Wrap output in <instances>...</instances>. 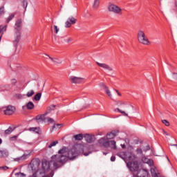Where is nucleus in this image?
<instances>
[{"label":"nucleus","instance_id":"nucleus-1","mask_svg":"<svg viewBox=\"0 0 177 177\" xmlns=\"http://www.w3.org/2000/svg\"><path fill=\"white\" fill-rule=\"evenodd\" d=\"M67 161V148L64 147L58 151V154L51 157L50 164L54 168H60Z\"/></svg>","mask_w":177,"mask_h":177},{"label":"nucleus","instance_id":"nucleus-2","mask_svg":"<svg viewBox=\"0 0 177 177\" xmlns=\"http://www.w3.org/2000/svg\"><path fill=\"white\" fill-rule=\"evenodd\" d=\"M85 149L86 147L81 145H75L71 149L68 151L67 159L75 160L76 157H78L80 154H84V156H88L89 153H85Z\"/></svg>","mask_w":177,"mask_h":177},{"label":"nucleus","instance_id":"nucleus-3","mask_svg":"<svg viewBox=\"0 0 177 177\" xmlns=\"http://www.w3.org/2000/svg\"><path fill=\"white\" fill-rule=\"evenodd\" d=\"M21 19H18L15 25L14 26V30H15V39L13 41L14 46L15 47H17V44L20 42V39L21 38V28L23 27L22 24H21Z\"/></svg>","mask_w":177,"mask_h":177},{"label":"nucleus","instance_id":"nucleus-4","mask_svg":"<svg viewBox=\"0 0 177 177\" xmlns=\"http://www.w3.org/2000/svg\"><path fill=\"white\" fill-rule=\"evenodd\" d=\"M138 40L140 44H142V45H150V41H149V39L146 37V34H145L143 30L138 31Z\"/></svg>","mask_w":177,"mask_h":177},{"label":"nucleus","instance_id":"nucleus-5","mask_svg":"<svg viewBox=\"0 0 177 177\" xmlns=\"http://www.w3.org/2000/svg\"><path fill=\"white\" fill-rule=\"evenodd\" d=\"M108 10L115 15H118V16H121L122 15V9L117 5L110 4L108 6Z\"/></svg>","mask_w":177,"mask_h":177},{"label":"nucleus","instance_id":"nucleus-6","mask_svg":"<svg viewBox=\"0 0 177 177\" xmlns=\"http://www.w3.org/2000/svg\"><path fill=\"white\" fill-rule=\"evenodd\" d=\"M127 165L131 172H133V174H137L138 171H139V163L138 162V161L128 162L127 163Z\"/></svg>","mask_w":177,"mask_h":177},{"label":"nucleus","instance_id":"nucleus-7","mask_svg":"<svg viewBox=\"0 0 177 177\" xmlns=\"http://www.w3.org/2000/svg\"><path fill=\"white\" fill-rule=\"evenodd\" d=\"M41 165V160L39 159H32L30 163L32 171L36 172L39 169V165Z\"/></svg>","mask_w":177,"mask_h":177},{"label":"nucleus","instance_id":"nucleus-8","mask_svg":"<svg viewBox=\"0 0 177 177\" xmlns=\"http://www.w3.org/2000/svg\"><path fill=\"white\" fill-rule=\"evenodd\" d=\"M134 177H147L149 176V171L147 169H141L137 173H133Z\"/></svg>","mask_w":177,"mask_h":177},{"label":"nucleus","instance_id":"nucleus-9","mask_svg":"<svg viewBox=\"0 0 177 177\" xmlns=\"http://www.w3.org/2000/svg\"><path fill=\"white\" fill-rule=\"evenodd\" d=\"M123 156H124V158H122V156L121 155H120V157H121V158H123V160L124 161L126 160H128L129 161H130L129 162H131V161H133V160H135V158H136V156H135V154L130 153V152H124L123 153Z\"/></svg>","mask_w":177,"mask_h":177},{"label":"nucleus","instance_id":"nucleus-10","mask_svg":"<svg viewBox=\"0 0 177 177\" xmlns=\"http://www.w3.org/2000/svg\"><path fill=\"white\" fill-rule=\"evenodd\" d=\"M50 164L52 163H50V162H49L46 160H42L41 165L44 174H48V172L50 171Z\"/></svg>","mask_w":177,"mask_h":177},{"label":"nucleus","instance_id":"nucleus-11","mask_svg":"<svg viewBox=\"0 0 177 177\" xmlns=\"http://www.w3.org/2000/svg\"><path fill=\"white\" fill-rule=\"evenodd\" d=\"M15 111H16V108L12 105H8L4 110V114L5 115H12L15 113Z\"/></svg>","mask_w":177,"mask_h":177},{"label":"nucleus","instance_id":"nucleus-12","mask_svg":"<svg viewBox=\"0 0 177 177\" xmlns=\"http://www.w3.org/2000/svg\"><path fill=\"white\" fill-rule=\"evenodd\" d=\"M69 80L72 84H82V82L84 81L85 79L84 77L71 76Z\"/></svg>","mask_w":177,"mask_h":177},{"label":"nucleus","instance_id":"nucleus-13","mask_svg":"<svg viewBox=\"0 0 177 177\" xmlns=\"http://www.w3.org/2000/svg\"><path fill=\"white\" fill-rule=\"evenodd\" d=\"M77 19L74 18V17H70L67 21L65 23L66 24V28H70V27H71V26L75 24V23H77Z\"/></svg>","mask_w":177,"mask_h":177},{"label":"nucleus","instance_id":"nucleus-14","mask_svg":"<svg viewBox=\"0 0 177 177\" xmlns=\"http://www.w3.org/2000/svg\"><path fill=\"white\" fill-rule=\"evenodd\" d=\"M141 161L144 162V164H148L149 167H153V165H154V162H153V160L149 159L145 156H142Z\"/></svg>","mask_w":177,"mask_h":177},{"label":"nucleus","instance_id":"nucleus-15","mask_svg":"<svg viewBox=\"0 0 177 177\" xmlns=\"http://www.w3.org/2000/svg\"><path fill=\"white\" fill-rule=\"evenodd\" d=\"M96 64H97V66H99V67L104 68V70H107L108 71H113V68H111V66H110L107 64L100 63V62H96Z\"/></svg>","mask_w":177,"mask_h":177},{"label":"nucleus","instance_id":"nucleus-16","mask_svg":"<svg viewBox=\"0 0 177 177\" xmlns=\"http://www.w3.org/2000/svg\"><path fill=\"white\" fill-rule=\"evenodd\" d=\"M99 143L102 145L104 147H109L110 146V141L107 140L106 137L102 138L99 140Z\"/></svg>","mask_w":177,"mask_h":177},{"label":"nucleus","instance_id":"nucleus-17","mask_svg":"<svg viewBox=\"0 0 177 177\" xmlns=\"http://www.w3.org/2000/svg\"><path fill=\"white\" fill-rule=\"evenodd\" d=\"M119 132L118 130L112 131L111 133L106 134V139H114Z\"/></svg>","mask_w":177,"mask_h":177},{"label":"nucleus","instance_id":"nucleus-18","mask_svg":"<svg viewBox=\"0 0 177 177\" xmlns=\"http://www.w3.org/2000/svg\"><path fill=\"white\" fill-rule=\"evenodd\" d=\"M84 138L87 143H92V142H95V136L86 134Z\"/></svg>","mask_w":177,"mask_h":177},{"label":"nucleus","instance_id":"nucleus-19","mask_svg":"<svg viewBox=\"0 0 177 177\" xmlns=\"http://www.w3.org/2000/svg\"><path fill=\"white\" fill-rule=\"evenodd\" d=\"M8 28V26H0V42L1 39H2V35H3V33L6 32V28Z\"/></svg>","mask_w":177,"mask_h":177},{"label":"nucleus","instance_id":"nucleus-20","mask_svg":"<svg viewBox=\"0 0 177 177\" xmlns=\"http://www.w3.org/2000/svg\"><path fill=\"white\" fill-rule=\"evenodd\" d=\"M36 121L37 122H44L46 121V118H45V115H39L36 116Z\"/></svg>","mask_w":177,"mask_h":177},{"label":"nucleus","instance_id":"nucleus-21","mask_svg":"<svg viewBox=\"0 0 177 177\" xmlns=\"http://www.w3.org/2000/svg\"><path fill=\"white\" fill-rule=\"evenodd\" d=\"M28 157H30V154H24L22 156L15 158V161H24V160H27Z\"/></svg>","mask_w":177,"mask_h":177},{"label":"nucleus","instance_id":"nucleus-22","mask_svg":"<svg viewBox=\"0 0 177 177\" xmlns=\"http://www.w3.org/2000/svg\"><path fill=\"white\" fill-rule=\"evenodd\" d=\"M26 109L28 110H32L35 106L34 105V103L32 102H29L26 104Z\"/></svg>","mask_w":177,"mask_h":177},{"label":"nucleus","instance_id":"nucleus-23","mask_svg":"<svg viewBox=\"0 0 177 177\" xmlns=\"http://www.w3.org/2000/svg\"><path fill=\"white\" fill-rule=\"evenodd\" d=\"M73 138L74 139H75V140H82V139H84V136L82 135V133H80L73 136Z\"/></svg>","mask_w":177,"mask_h":177},{"label":"nucleus","instance_id":"nucleus-24","mask_svg":"<svg viewBox=\"0 0 177 177\" xmlns=\"http://www.w3.org/2000/svg\"><path fill=\"white\" fill-rule=\"evenodd\" d=\"M41 96H42V93H37V94L34 96L33 100H36V102H38V101L41 100Z\"/></svg>","mask_w":177,"mask_h":177},{"label":"nucleus","instance_id":"nucleus-25","mask_svg":"<svg viewBox=\"0 0 177 177\" xmlns=\"http://www.w3.org/2000/svg\"><path fill=\"white\" fill-rule=\"evenodd\" d=\"M49 59L53 62V63H56L57 64H60L62 63V61L59 59L58 58H52V57L48 56Z\"/></svg>","mask_w":177,"mask_h":177},{"label":"nucleus","instance_id":"nucleus-26","mask_svg":"<svg viewBox=\"0 0 177 177\" xmlns=\"http://www.w3.org/2000/svg\"><path fill=\"white\" fill-rule=\"evenodd\" d=\"M15 131V127L12 128V127H10L8 129L5 131L6 135H10Z\"/></svg>","mask_w":177,"mask_h":177},{"label":"nucleus","instance_id":"nucleus-27","mask_svg":"<svg viewBox=\"0 0 177 177\" xmlns=\"http://www.w3.org/2000/svg\"><path fill=\"white\" fill-rule=\"evenodd\" d=\"M100 5V0H94L93 8L94 9H97Z\"/></svg>","mask_w":177,"mask_h":177},{"label":"nucleus","instance_id":"nucleus-28","mask_svg":"<svg viewBox=\"0 0 177 177\" xmlns=\"http://www.w3.org/2000/svg\"><path fill=\"white\" fill-rule=\"evenodd\" d=\"M59 143V141L55 140L53 142H51L48 146V149H52V147H55V146H56V145H57Z\"/></svg>","mask_w":177,"mask_h":177},{"label":"nucleus","instance_id":"nucleus-29","mask_svg":"<svg viewBox=\"0 0 177 177\" xmlns=\"http://www.w3.org/2000/svg\"><path fill=\"white\" fill-rule=\"evenodd\" d=\"M29 131H32L35 133H39V127H30Z\"/></svg>","mask_w":177,"mask_h":177},{"label":"nucleus","instance_id":"nucleus-30","mask_svg":"<svg viewBox=\"0 0 177 177\" xmlns=\"http://www.w3.org/2000/svg\"><path fill=\"white\" fill-rule=\"evenodd\" d=\"M34 93H35L34 90H30V91H28L26 93V96H27V97H31V96H32L34 95Z\"/></svg>","mask_w":177,"mask_h":177},{"label":"nucleus","instance_id":"nucleus-31","mask_svg":"<svg viewBox=\"0 0 177 177\" xmlns=\"http://www.w3.org/2000/svg\"><path fill=\"white\" fill-rule=\"evenodd\" d=\"M115 140H111V147H112V149H113L114 150H115L117 149V145H115Z\"/></svg>","mask_w":177,"mask_h":177},{"label":"nucleus","instance_id":"nucleus-32","mask_svg":"<svg viewBox=\"0 0 177 177\" xmlns=\"http://www.w3.org/2000/svg\"><path fill=\"white\" fill-rule=\"evenodd\" d=\"M99 86H100V88H102V89H104V91H105L106 89H107V88H108L107 86H106V84H104V83H103V82L100 83Z\"/></svg>","mask_w":177,"mask_h":177},{"label":"nucleus","instance_id":"nucleus-33","mask_svg":"<svg viewBox=\"0 0 177 177\" xmlns=\"http://www.w3.org/2000/svg\"><path fill=\"white\" fill-rule=\"evenodd\" d=\"M105 93H106V95L111 98V92L110 91V90L109 89V87L106 88L105 89Z\"/></svg>","mask_w":177,"mask_h":177},{"label":"nucleus","instance_id":"nucleus-34","mask_svg":"<svg viewBox=\"0 0 177 177\" xmlns=\"http://www.w3.org/2000/svg\"><path fill=\"white\" fill-rule=\"evenodd\" d=\"M137 154H140V156H143V151H142V149L138 148L136 149Z\"/></svg>","mask_w":177,"mask_h":177},{"label":"nucleus","instance_id":"nucleus-35","mask_svg":"<svg viewBox=\"0 0 177 177\" xmlns=\"http://www.w3.org/2000/svg\"><path fill=\"white\" fill-rule=\"evenodd\" d=\"M151 174L153 176H157V173H156V169L154 168H151Z\"/></svg>","mask_w":177,"mask_h":177},{"label":"nucleus","instance_id":"nucleus-36","mask_svg":"<svg viewBox=\"0 0 177 177\" xmlns=\"http://www.w3.org/2000/svg\"><path fill=\"white\" fill-rule=\"evenodd\" d=\"M22 4H23L24 9H27V6H28V3H27V1L26 0L23 1Z\"/></svg>","mask_w":177,"mask_h":177},{"label":"nucleus","instance_id":"nucleus-37","mask_svg":"<svg viewBox=\"0 0 177 177\" xmlns=\"http://www.w3.org/2000/svg\"><path fill=\"white\" fill-rule=\"evenodd\" d=\"M14 17H15V14H12L10 16H9L6 20L7 23H9V21H10V20L14 19Z\"/></svg>","mask_w":177,"mask_h":177},{"label":"nucleus","instance_id":"nucleus-38","mask_svg":"<svg viewBox=\"0 0 177 177\" xmlns=\"http://www.w3.org/2000/svg\"><path fill=\"white\" fill-rule=\"evenodd\" d=\"M117 110H118V111H119V113H121V114H124V115H125V117H128V113H125V111H121L118 108H117Z\"/></svg>","mask_w":177,"mask_h":177},{"label":"nucleus","instance_id":"nucleus-39","mask_svg":"<svg viewBox=\"0 0 177 177\" xmlns=\"http://www.w3.org/2000/svg\"><path fill=\"white\" fill-rule=\"evenodd\" d=\"M162 124H165L166 127H169V122L167 120H162Z\"/></svg>","mask_w":177,"mask_h":177},{"label":"nucleus","instance_id":"nucleus-40","mask_svg":"<svg viewBox=\"0 0 177 177\" xmlns=\"http://www.w3.org/2000/svg\"><path fill=\"white\" fill-rule=\"evenodd\" d=\"M10 140H11L12 142H13L15 140H17V136H14L11 137L10 138Z\"/></svg>","mask_w":177,"mask_h":177},{"label":"nucleus","instance_id":"nucleus-41","mask_svg":"<svg viewBox=\"0 0 177 177\" xmlns=\"http://www.w3.org/2000/svg\"><path fill=\"white\" fill-rule=\"evenodd\" d=\"M15 97L16 99H23V95L21 94H16Z\"/></svg>","mask_w":177,"mask_h":177},{"label":"nucleus","instance_id":"nucleus-42","mask_svg":"<svg viewBox=\"0 0 177 177\" xmlns=\"http://www.w3.org/2000/svg\"><path fill=\"white\" fill-rule=\"evenodd\" d=\"M17 83V80H16V79L11 80L12 85H16Z\"/></svg>","mask_w":177,"mask_h":177},{"label":"nucleus","instance_id":"nucleus-43","mask_svg":"<svg viewBox=\"0 0 177 177\" xmlns=\"http://www.w3.org/2000/svg\"><path fill=\"white\" fill-rule=\"evenodd\" d=\"M54 31L55 34H57L59 32V28H57V26H54Z\"/></svg>","mask_w":177,"mask_h":177},{"label":"nucleus","instance_id":"nucleus-44","mask_svg":"<svg viewBox=\"0 0 177 177\" xmlns=\"http://www.w3.org/2000/svg\"><path fill=\"white\" fill-rule=\"evenodd\" d=\"M60 128V127H62V124H55L54 126H53V129H55V128Z\"/></svg>","mask_w":177,"mask_h":177},{"label":"nucleus","instance_id":"nucleus-45","mask_svg":"<svg viewBox=\"0 0 177 177\" xmlns=\"http://www.w3.org/2000/svg\"><path fill=\"white\" fill-rule=\"evenodd\" d=\"M172 75L174 80H176V81H177V73H173Z\"/></svg>","mask_w":177,"mask_h":177},{"label":"nucleus","instance_id":"nucleus-46","mask_svg":"<svg viewBox=\"0 0 177 177\" xmlns=\"http://www.w3.org/2000/svg\"><path fill=\"white\" fill-rule=\"evenodd\" d=\"M56 106L55 105H51L48 107V110H55Z\"/></svg>","mask_w":177,"mask_h":177},{"label":"nucleus","instance_id":"nucleus-47","mask_svg":"<svg viewBox=\"0 0 177 177\" xmlns=\"http://www.w3.org/2000/svg\"><path fill=\"white\" fill-rule=\"evenodd\" d=\"M149 150H150V145H147L144 149V151H149Z\"/></svg>","mask_w":177,"mask_h":177},{"label":"nucleus","instance_id":"nucleus-48","mask_svg":"<svg viewBox=\"0 0 177 177\" xmlns=\"http://www.w3.org/2000/svg\"><path fill=\"white\" fill-rule=\"evenodd\" d=\"M5 154V152L3 151L0 150V158H2Z\"/></svg>","mask_w":177,"mask_h":177},{"label":"nucleus","instance_id":"nucleus-49","mask_svg":"<svg viewBox=\"0 0 177 177\" xmlns=\"http://www.w3.org/2000/svg\"><path fill=\"white\" fill-rule=\"evenodd\" d=\"M4 9H5V7L3 6L0 8V15H2V13H3Z\"/></svg>","mask_w":177,"mask_h":177},{"label":"nucleus","instance_id":"nucleus-50","mask_svg":"<svg viewBox=\"0 0 177 177\" xmlns=\"http://www.w3.org/2000/svg\"><path fill=\"white\" fill-rule=\"evenodd\" d=\"M162 132L164 135H166L167 136H169V133H168V132H167L165 130H162Z\"/></svg>","mask_w":177,"mask_h":177},{"label":"nucleus","instance_id":"nucleus-51","mask_svg":"<svg viewBox=\"0 0 177 177\" xmlns=\"http://www.w3.org/2000/svg\"><path fill=\"white\" fill-rule=\"evenodd\" d=\"M47 121H48V122H53V119L50 118H47Z\"/></svg>","mask_w":177,"mask_h":177},{"label":"nucleus","instance_id":"nucleus-52","mask_svg":"<svg viewBox=\"0 0 177 177\" xmlns=\"http://www.w3.org/2000/svg\"><path fill=\"white\" fill-rule=\"evenodd\" d=\"M0 169H5V170H6V169H9V167H6V166H5V167H0Z\"/></svg>","mask_w":177,"mask_h":177},{"label":"nucleus","instance_id":"nucleus-53","mask_svg":"<svg viewBox=\"0 0 177 177\" xmlns=\"http://www.w3.org/2000/svg\"><path fill=\"white\" fill-rule=\"evenodd\" d=\"M111 161L112 162L115 161V156L111 157Z\"/></svg>","mask_w":177,"mask_h":177},{"label":"nucleus","instance_id":"nucleus-54","mask_svg":"<svg viewBox=\"0 0 177 177\" xmlns=\"http://www.w3.org/2000/svg\"><path fill=\"white\" fill-rule=\"evenodd\" d=\"M115 91L116 93H118V96H121V93L118 92V90L115 89Z\"/></svg>","mask_w":177,"mask_h":177},{"label":"nucleus","instance_id":"nucleus-55","mask_svg":"<svg viewBox=\"0 0 177 177\" xmlns=\"http://www.w3.org/2000/svg\"><path fill=\"white\" fill-rule=\"evenodd\" d=\"M122 149H125V145H122Z\"/></svg>","mask_w":177,"mask_h":177},{"label":"nucleus","instance_id":"nucleus-56","mask_svg":"<svg viewBox=\"0 0 177 177\" xmlns=\"http://www.w3.org/2000/svg\"><path fill=\"white\" fill-rule=\"evenodd\" d=\"M71 41H73V39H68V42H71Z\"/></svg>","mask_w":177,"mask_h":177},{"label":"nucleus","instance_id":"nucleus-57","mask_svg":"<svg viewBox=\"0 0 177 177\" xmlns=\"http://www.w3.org/2000/svg\"><path fill=\"white\" fill-rule=\"evenodd\" d=\"M0 145H2V139L0 138Z\"/></svg>","mask_w":177,"mask_h":177},{"label":"nucleus","instance_id":"nucleus-58","mask_svg":"<svg viewBox=\"0 0 177 177\" xmlns=\"http://www.w3.org/2000/svg\"><path fill=\"white\" fill-rule=\"evenodd\" d=\"M114 111H118V109H115L114 110Z\"/></svg>","mask_w":177,"mask_h":177},{"label":"nucleus","instance_id":"nucleus-59","mask_svg":"<svg viewBox=\"0 0 177 177\" xmlns=\"http://www.w3.org/2000/svg\"><path fill=\"white\" fill-rule=\"evenodd\" d=\"M103 154H104V156H106V155L107 154V153H104V152Z\"/></svg>","mask_w":177,"mask_h":177}]
</instances>
